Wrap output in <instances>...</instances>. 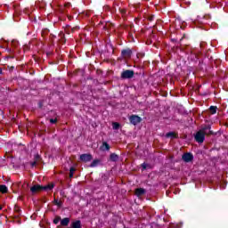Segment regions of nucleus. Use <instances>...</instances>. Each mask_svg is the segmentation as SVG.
<instances>
[{"label":"nucleus","mask_w":228,"mask_h":228,"mask_svg":"<svg viewBox=\"0 0 228 228\" xmlns=\"http://www.w3.org/2000/svg\"><path fill=\"white\" fill-rule=\"evenodd\" d=\"M54 188L53 183H49L47 185H40V184H35L30 188L31 193H38V191H51Z\"/></svg>","instance_id":"nucleus-1"},{"label":"nucleus","mask_w":228,"mask_h":228,"mask_svg":"<svg viewBox=\"0 0 228 228\" xmlns=\"http://www.w3.org/2000/svg\"><path fill=\"white\" fill-rule=\"evenodd\" d=\"M206 134L207 133L200 130L196 133V134L194 135V140L198 142V143H204V140H206Z\"/></svg>","instance_id":"nucleus-2"},{"label":"nucleus","mask_w":228,"mask_h":228,"mask_svg":"<svg viewBox=\"0 0 228 228\" xmlns=\"http://www.w3.org/2000/svg\"><path fill=\"white\" fill-rule=\"evenodd\" d=\"M134 77V70L126 69L121 73V79H133Z\"/></svg>","instance_id":"nucleus-3"},{"label":"nucleus","mask_w":228,"mask_h":228,"mask_svg":"<svg viewBox=\"0 0 228 228\" xmlns=\"http://www.w3.org/2000/svg\"><path fill=\"white\" fill-rule=\"evenodd\" d=\"M133 56V50L131 48H125L121 51V58L129 60Z\"/></svg>","instance_id":"nucleus-4"},{"label":"nucleus","mask_w":228,"mask_h":228,"mask_svg":"<svg viewBox=\"0 0 228 228\" xmlns=\"http://www.w3.org/2000/svg\"><path fill=\"white\" fill-rule=\"evenodd\" d=\"M79 159L83 163H90V161L94 159V156H92L90 153H84L80 155Z\"/></svg>","instance_id":"nucleus-5"},{"label":"nucleus","mask_w":228,"mask_h":228,"mask_svg":"<svg viewBox=\"0 0 228 228\" xmlns=\"http://www.w3.org/2000/svg\"><path fill=\"white\" fill-rule=\"evenodd\" d=\"M129 121H130V123L133 124V126H136V125L140 124V122H142V118L137 115H132L129 118Z\"/></svg>","instance_id":"nucleus-6"},{"label":"nucleus","mask_w":228,"mask_h":228,"mask_svg":"<svg viewBox=\"0 0 228 228\" xmlns=\"http://www.w3.org/2000/svg\"><path fill=\"white\" fill-rule=\"evenodd\" d=\"M182 159L185 163H191V161H193V154L190 152L183 153L182 156Z\"/></svg>","instance_id":"nucleus-7"},{"label":"nucleus","mask_w":228,"mask_h":228,"mask_svg":"<svg viewBox=\"0 0 228 228\" xmlns=\"http://www.w3.org/2000/svg\"><path fill=\"white\" fill-rule=\"evenodd\" d=\"M200 131H203V133H206V131H208V133L207 134L208 136L215 134V132L211 130V125H205L204 126H202Z\"/></svg>","instance_id":"nucleus-8"},{"label":"nucleus","mask_w":228,"mask_h":228,"mask_svg":"<svg viewBox=\"0 0 228 228\" xmlns=\"http://www.w3.org/2000/svg\"><path fill=\"white\" fill-rule=\"evenodd\" d=\"M111 149V146H110L106 142H103L102 146L100 147V150L103 152L106 151H110Z\"/></svg>","instance_id":"nucleus-9"},{"label":"nucleus","mask_w":228,"mask_h":228,"mask_svg":"<svg viewBox=\"0 0 228 228\" xmlns=\"http://www.w3.org/2000/svg\"><path fill=\"white\" fill-rule=\"evenodd\" d=\"M135 195L137 197H142V195H145V189H143V188H137L135 190Z\"/></svg>","instance_id":"nucleus-10"},{"label":"nucleus","mask_w":228,"mask_h":228,"mask_svg":"<svg viewBox=\"0 0 228 228\" xmlns=\"http://www.w3.org/2000/svg\"><path fill=\"white\" fill-rule=\"evenodd\" d=\"M99 165H101V159H96L93 160V163H91L89 167L91 168H95V167H99Z\"/></svg>","instance_id":"nucleus-11"},{"label":"nucleus","mask_w":228,"mask_h":228,"mask_svg":"<svg viewBox=\"0 0 228 228\" xmlns=\"http://www.w3.org/2000/svg\"><path fill=\"white\" fill-rule=\"evenodd\" d=\"M69 224H70V218L69 217H65L62 220H61V225H62L63 227H67Z\"/></svg>","instance_id":"nucleus-12"},{"label":"nucleus","mask_w":228,"mask_h":228,"mask_svg":"<svg viewBox=\"0 0 228 228\" xmlns=\"http://www.w3.org/2000/svg\"><path fill=\"white\" fill-rule=\"evenodd\" d=\"M110 161L117 163V161H118V155L117 153H111L110 155Z\"/></svg>","instance_id":"nucleus-13"},{"label":"nucleus","mask_w":228,"mask_h":228,"mask_svg":"<svg viewBox=\"0 0 228 228\" xmlns=\"http://www.w3.org/2000/svg\"><path fill=\"white\" fill-rule=\"evenodd\" d=\"M14 213H16V216H14L15 218H19L20 216V208L19 206L15 205L14 206Z\"/></svg>","instance_id":"nucleus-14"},{"label":"nucleus","mask_w":228,"mask_h":228,"mask_svg":"<svg viewBox=\"0 0 228 228\" xmlns=\"http://www.w3.org/2000/svg\"><path fill=\"white\" fill-rule=\"evenodd\" d=\"M166 138H177V134L175 132H168L166 134Z\"/></svg>","instance_id":"nucleus-15"},{"label":"nucleus","mask_w":228,"mask_h":228,"mask_svg":"<svg viewBox=\"0 0 228 228\" xmlns=\"http://www.w3.org/2000/svg\"><path fill=\"white\" fill-rule=\"evenodd\" d=\"M0 193H8V187L4 184L0 185Z\"/></svg>","instance_id":"nucleus-16"},{"label":"nucleus","mask_w":228,"mask_h":228,"mask_svg":"<svg viewBox=\"0 0 228 228\" xmlns=\"http://www.w3.org/2000/svg\"><path fill=\"white\" fill-rule=\"evenodd\" d=\"M216 110H218V107H216V106H210L209 107V111H210L211 115H216Z\"/></svg>","instance_id":"nucleus-17"},{"label":"nucleus","mask_w":228,"mask_h":228,"mask_svg":"<svg viewBox=\"0 0 228 228\" xmlns=\"http://www.w3.org/2000/svg\"><path fill=\"white\" fill-rule=\"evenodd\" d=\"M112 129H115V130L120 129V123H118V122H113V123H112Z\"/></svg>","instance_id":"nucleus-18"},{"label":"nucleus","mask_w":228,"mask_h":228,"mask_svg":"<svg viewBox=\"0 0 228 228\" xmlns=\"http://www.w3.org/2000/svg\"><path fill=\"white\" fill-rule=\"evenodd\" d=\"M74 172H76V167H71L69 168V177H70V178L74 177Z\"/></svg>","instance_id":"nucleus-19"},{"label":"nucleus","mask_w":228,"mask_h":228,"mask_svg":"<svg viewBox=\"0 0 228 228\" xmlns=\"http://www.w3.org/2000/svg\"><path fill=\"white\" fill-rule=\"evenodd\" d=\"M61 220V216H56L54 219H53V224L55 225H58V224H60V221Z\"/></svg>","instance_id":"nucleus-20"},{"label":"nucleus","mask_w":228,"mask_h":228,"mask_svg":"<svg viewBox=\"0 0 228 228\" xmlns=\"http://www.w3.org/2000/svg\"><path fill=\"white\" fill-rule=\"evenodd\" d=\"M40 159H42V158L40 157V155L36 154L34 157V161H36L37 163H38V161H40Z\"/></svg>","instance_id":"nucleus-21"},{"label":"nucleus","mask_w":228,"mask_h":228,"mask_svg":"<svg viewBox=\"0 0 228 228\" xmlns=\"http://www.w3.org/2000/svg\"><path fill=\"white\" fill-rule=\"evenodd\" d=\"M58 122V118H50V124H56Z\"/></svg>","instance_id":"nucleus-22"},{"label":"nucleus","mask_w":228,"mask_h":228,"mask_svg":"<svg viewBox=\"0 0 228 228\" xmlns=\"http://www.w3.org/2000/svg\"><path fill=\"white\" fill-rule=\"evenodd\" d=\"M67 42V40L65 39V36L63 35L61 37V44H65Z\"/></svg>","instance_id":"nucleus-23"},{"label":"nucleus","mask_w":228,"mask_h":228,"mask_svg":"<svg viewBox=\"0 0 228 228\" xmlns=\"http://www.w3.org/2000/svg\"><path fill=\"white\" fill-rule=\"evenodd\" d=\"M47 33H49V29H45L42 31V37H45V35H47Z\"/></svg>","instance_id":"nucleus-24"},{"label":"nucleus","mask_w":228,"mask_h":228,"mask_svg":"<svg viewBox=\"0 0 228 228\" xmlns=\"http://www.w3.org/2000/svg\"><path fill=\"white\" fill-rule=\"evenodd\" d=\"M58 208H61L63 206V201L59 200V202L56 205Z\"/></svg>","instance_id":"nucleus-25"},{"label":"nucleus","mask_w":228,"mask_h":228,"mask_svg":"<svg viewBox=\"0 0 228 228\" xmlns=\"http://www.w3.org/2000/svg\"><path fill=\"white\" fill-rule=\"evenodd\" d=\"M142 170H147V164L142 163Z\"/></svg>","instance_id":"nucleus-26"},{"label":"nucleus","mask_w":228,"mask_h":228,"mask_svg":"<svg viewBox=\"0 0 228 228\" xmlns=\"http://www.w3.org/2000/svg\"><path fill=\"white\" fill-rule=\"evenodd\" d=\"M38 162H36V160H34L33 162H31L30 163V166L31 167H37V164Z\"/></svg>","instance_id":"nucleus-27"},{"label":"nucleus","mask_w":228,"mask_h":228,"mask_svg":"<svg viewBox=\"0 0 228 228\" xmlns=\"http://www.w3.org/2000/svg\"><path fill=\"white\" fill-rule=\"evenodd\" d=\"M152 20H154V15H151L149 17V21L152 22Z\"/></svg>","instance_id":"nucleus-28"},{"label":"nucleus","mask_w":228,"mask_h":228,"mask_svg":"<svg viewBox=\"0 0 228 228\" xmlns=\"http://www.w3.org/2000/svg\"><path fill=\"white\" fill-rule=\"evenodd\" d=\"M184 37H186V35H185V34H183V37H182V38H180V40H179L178 44H181V43L183 42V40H184Z\"/></svg>","instance_id":"nucleus-29"},{"label":"nucleus","mask_w":228,"mask_h":228,"mask_svg":"<svg viewBox=\"0 0 228 228\" xmlns=\"http://www.w3.org/2000/svg\"><path fill=\"white\" fill-rule=\"evenodd\" d=\"M59 201H60V200H58V199H54V200H53V204H54L55 206H57Z\"/></svg>","instance_id":"nucleus-30"},{"label":"nucleus","mask_w":228,"mask_h":228,"mask_svg":"<svg viewBox=\"0 0 228 228\" xmlns=\"http://www.w3.org/2000/svg\"><path fill=\"white\" fill-rule=\"evenodd\" d=\"M126 9H121L120 12L123 14V15H126Z\"/></svg>","instance_id":"nucleus-31"},{"label":"nucleus","mask_w":228,"mask_h":228,"mask_svg":"<svg viewBox=\"0 0 228 228\" xmlns=\"http://www.w3.org/2000/svg\"><path fill=\"white\" fill-rule=\"evenodd\" d=\"M38 106H39V108H43L44 103H42V102H40L38 103Z\"/></svg>","instance_id":"nucleus-32"},{"label":"nucleus","mask_w":228,"mask_h":228,"mask_svg":"<svg viewBox=\"0 0 228 228\" xmlns=\"http://www.w3.org/2000/svg\"><path fill=\"white\" fill-rule=\"evenodd\" d=\"M0 74H3V69L0 68Z\"/></svg>","instance_id":"nucleus-33"},{"label":"nucleus","mask_w":228,"mask_h":228,"mask_svg":"<svg viewBox=\"0 0 228 228\" xmlns=\"http://www.w3.org/2000/svg\"><path fill=\"white\" fill-rule=\"evenodd\" d=\"M171 41H172V42H177V40H175V39H171Z\"/></svg>","instance_id":"nucleus-34"},{"label":"nucleus","mask_w":228,"mask_h":228,"mask_svg":"<svg viewBox=\"0 0 228 228\" xmlns=\"http://www.w3.org/2000/svg\"><path fill=\"white\" fill-rule=\"evenodd\" d=\"M51 37H52V38H54V37H55L54 35H51Z\"/></svg>","instance_id":"nucleus-35"},{"label":"nucleus","mask_w":228,"mask_h":228,"mask_svg":"<svg viewBox=\"0 0 228 228\" xmlns=\"http://www.w3.org/2000/svg\"><path fill=\"white\" fill-rule=\"evenodd\" d=\"M70 5V4H67L65 6H69Z\"/></svg>","instance_id":"nucleus-36"},{"label":"nucleus","mask_w":228,"mask_h":228,"mask_svg":"<svg viewBox=\"0 0 228 228\" xmlns=\"http://www.w3.org/2000/svg\"><path fill=\"white\" fill-rule=\"evenodd\" d=\"M1 209H3V206H0V211H1Z\"/></svg>","instance_id":"nucleus-37"}]
</instances>
